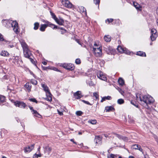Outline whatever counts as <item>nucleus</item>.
Instances as JSON below:
<instances>
[{"mask_svg":"<svg viewBox=\"0 0 158 158\" xmlns=\"http://www.w3.org/2000/svg\"><path fill=\"white\" fill-rule=\"evenodd\" d=\"M151 33L152 35L150 36L151 39L152 41H153L156 39V37L157 36V31L155 29H152L151 30Z\"/></svg>","mask_w":158,"mask_h":158,"instance_id":"9d476101","label":"nucleus"},{"mask_svg":"<svg viewBox=\"0 0 158 158\" xmlns=\"http://www.w3.org/2000/svg\"><path fill=\"white\" fill-rule=\"evenodd\" d=\"M30 61L33 64H34L35 63V61L34 60L31 58L30 57Z\"/></svg>","mask_w":158,"mask_h":158,"instance_id":"603ef678","label":"nucleus"},{"mask_svg":"<svg viewBox=\"0 0 158 158\" xmlns=\"http://www.w3.org/2000/svg\"><path fill=\"white\" fill-rule=\"evenodd\" d=\"M41 86L44 90L45 92L46 95L48 97V100L51 101L52 100V94L50 92L48 87L44 84H41Z\"/></svg>","mask_w":158,"mask_h":158,"instance_id":"423d86ee","label":"nucleus"},{"mask_svg":"<svg viewBox=\"0 0 158 158\" xmlns=\"http://www.w3.org/2000/svg\"><path fill=\"white\" fill-rule=\"evenodd\" d=\"M131 104H133V105L135 106L136 107H138V106H136L135 105L134 103H133L132 102H131Z\"/></svg>","mask_w":158,"mask_h":158,"instance_id":"052dcab7","label":"nucleus"},{"mask_svg":"<svg viewBox=\"0 0 158 158\" xmlns=\"http://www.w3.org/2000/svg\"><path fill=\"white\" fill-rule=\"evenodd\" d=\"M29 107L30 109V110H31V112L32 113H34L36 110H34L33 109V107L31 106H29Z\"/></svg>","mask_w":158,"mask_h":158,"instance_id":"8fccbe9b","label":"nucleus"},{"mask_svg":"<svg viewBox=\"0 0 158 158\" xmlns=\"http://www.w3.org/2000/svg\"><path fill=\"white\" fill-rule=\"evenodd\" d=\"M37 157H41V154L40 153L39 154H37Z\"/></svg>","mask_w":158,"mask_h":158,"instance_id":"bf43d9fd","label":"nucleus"},{"mask_svg":"<svg viewBox=\"0 0 158 158\" xmlns=\"http://www.w3.org/2000/svg\"><path fill=\"white\" fill-rule=\"evenodd\" d=\"M2 158H6V157H5V156H2Z\"/></svg>","mask_w":158,"mask_h":158,"instance_id":"774afa93","label":"nucleus"},{"mask_svg":"<svg viewBox=\"0 0 158 158\" xmlns=\"http://www.w3.org/2000/svg\"><path fill=\"white\" fill-rule=\"evenodd\" d=\"M98 77L100 79L106 81L107 79L106 77L105 74H104L103 73L100 71H98L97 73Z\"/></svg>","mask_w":158,"mask_h":158,"instance_id":"1a4fd4ad","label":"nucleus"},{"mask_svg":"<svg viewBox=\"0 0 158 158\" xmlns=\"http://www.w3.org/2000/svg\"><path fill=\"white\" fill-rule=\"evenodd\" d=\"M101 140V139L99 136H96L94 139V142L96 144H100Z\"/></svg>","mask_w":158,"mask_h":158,"instance_id":"aec40b11","label":"nucleus"},{"mask_svg":"<svg viewBox=\"0 0 158 158\" xmlns=\"http://www.w3.org/2000/svg\"><path fill=\"white\" fill-rule=\"evenodd\" d=\"M40 147H39L38 148V151L39 152H40Z\"/></svg>","mask_w":158,"mask_h":158,"instance_id":"0e129e2a","label":"nucleus"},{"mask_svg":"<svg viewBox=\"0 0 158 158\" xmlns=\"http://www.w3.org/2000/svg\"><path fill=\"white\" fill-rule=\"evenodd\" d=\"M48 23V26H49L50 27H51L53 29H56L57 28V26L51 23L50 22H47Z\"/></svg>","mask_w":158,"mask_h":158,"instance_id":"bb28decb","label":"nucleus"},{"mask_svg":"<svg viewBox=\"0 0 158 158\" xmlns=\"http://www.w3.org/2000/svg\"><path fill=\"white\" fill-rule=\"evenodd\" d=\"M133 4L134 7L137 9L141 10L142 7L140 5L136 2H133Z\"/></svg>","mask_w":158,"mask_h":158,"instance_id":"4be33fe9","label":"nucleus"},{"mask_svg":"<svg viewBox=\"0 0 158 158\" xmlns=\"http://www.w3.org/2000/svg\"><path fill=\"white\" fill-rule=\"evenodd\" d=\"M156 14H157V15H158V7L157 8V9H156Z\"/></svg>","mask_w":158,"mask_h":158,"instance_id":"69168bd1","label":"nucleus"},{"mask_svg":"<svg viewBox=\"0 0 158 158\" xmlns=\"http://www.w3.org/2000/svg\"><path fill=\"white\" fill-rule=\"evenodd\" d=\"M34 146V144L31 145V146H27L24 149L25 152H29L31 151L33 149Z\"/></svg>","mask_w":158,"mask_h":158,"instance_id":"4468645a","label":"nucleus"},{"mask_svg":"<svg viewBox=\"0 0 158 158\" xmlns=\"http://www.w3.org/2000/svg\"><path fill=\"white\" fill-rule=\"evenodd\" d=\"M94 47L93 48V51L95 56L96 57H100L102 55V47L99 46L98 47L97 44L95 43L94 44Z\"/></svg>","mask_w":158,"mask_h":158,"instance_id":"20e7f679","label":"nucleus"},{"mask_svg":"<svg viewBox=\"0 0 158 158\" xmlns=\"http://www.w3.org/2000/svg\"><path fill=\"white\" fill-rule=\"evenodd\" d=\"M132 148L135 150H138L142 152V153H143V149L141 148V146L139 145L138 144L133 145L132 146Z\"/></svg>","mask_w":158,"mask_h":158,"instance_id":"dca6fc26","label":"nucleus"},{"mask_svg":"<svg viewBox=\"0 0 158 158\" xmlns=\"http://www.w3.org/2000/svg\"><path fill=\"white\" fill-rule=\"evenodd\" d=\"M108 158H117V156L113 154H111L110 155L108 156Z\"/></svg>","mask_w":158,"mask_h":158,"instance_id":"79ce46f5","label":"nucleus"},{"mask_svg":"<svg viewBox=\"0 0 158 158\" xmlns=\"http://www.w3.org/2000/svg\"><path fill=\"white\" fill-rule=\"evenodd\" d=\"M0 41H4L5 42H6V43H7V44L9 43V42L8 41H6L4 40V39L3 38V36L2 34H1L0 33Z\"/></svg>","mask_w":158,"mask_h":158,"instance_id":"473e14b6","label":"nucleus"},{"mask_svg":"<svg viewBox=\"0 0 158 158\" xmlns=\"http://www.w3.org/2000/svg\"><path fill=\"white\" fill-rule=\"evenodd\" d=\"M51 15H52V18L54 19L55 20H56L57 18L56 17V16L54 14L52 13V12H51Z\"/></svg>","mask_w":158,"mask_h":158,"instance_id":"58836bf2","label":"nucleus"},{"mask_svg":"<svg viewBox=\"0 0 158 158\" xmlns=\"http://www.w3.org/2000/svg\"><path fill=\"white\" fill-rule=\"evenodd\" d=\"M118 51L121 53H124L127 54H129V51L127 50L125 48H123L122 47L118 46L117 48Z\"/></svg>","mask_w":158,"mask_h":158,"instance_id":"9b49d317","label":"nucleus"},{"mask_svg":"<svg viewBox=\"0 0 158 158\" xmlns=\"http://www.w3.org/2000/svg\"><path fill=\"white\" fill-rule=\"evenodd\" d=\"M9 46H10V48H12L14 47L13 45L12 44H10L9 45Z\"/></svg>","mask_w":158,"mask_h":158,"instance_id":"680f3d73","label":"nucleus"},{"mask_svg":"<svg viewBox=\"0 0 158 158\" xmlns=\"http://www.w3.org/2000/svg\"><path fill=\"white\" fill-rule=\"evenodd\" d=\"M93 96H94L96 99L98 98H99V95L98 94V93L95 92L93 93Z\"/></svg>","mask_w":158,"mask_h":158,"instance_id":"4c0bfd02","label":"nucleus"},{"mask_svg":"<svg viewBox=\"0 0 158 158\" xmlns=\"http://www.w3.org/2000/svg\"><path fill=\"white\" fill-rule=\"evenodd\" d=\"M44 152H47L48 154L49 155L52 150V149L48 146H46L44 148Z\"/></svg>","mask_w":158,"mask_h":158,"instance_id":"412c9836","label":"nucleus"},{"mask_svg":"<svg viewBox=\"0 0 158 158\" xmlns=\"http://www.w3.org/2000/svg\"><path fill=\"white\" fill-rule=\"evenodd\" d=\"M80 10L81 13H82L83 14V15H86V12L85 9L83 6H81L80 7Z\"/></svg>","mask_w":158,"mask_h":158,"instance_id":"a878e982","label":"nucleus"},{"mask_svg":"<svg viewBox=\"0 0 158 158\" xmlns=\"http://www.w3.org/2000/svg\"><path fill=\"white\" fill-rule=\"evenodd\" d=\"M30 61L33 64H34L35 63V61L34 60L31 58L30 57Z\"/></svg>","mask_w":158,"mask_h":158,"instance_id":"864d4df0","label":"nucleus"},{"mask_svg":"<svg viewBox=\"0 0 158 158\" xmlns=\"http://www.w3.org/2000/svg\"><path fill=\"white\" fill-rule=\"evenodd\" d=\"M5 97L3 96L0 95V102H3L5 101Z\"/></svg>","mask_w":158,"mask_h":158,"instance_id":"72a5a7b5","label":"nucleus"},{"mask_svg":"<svg viewBox=\"0 0 158 158\" xmlns=\"http://www.w3.org/2000/svg\"><path fill=\"white\" fill-rule=\"evenodd\" d=\"M32 114H34V115L38 118H40L41 115L37 112V111L35 110L34 113H32Z\"/></svg>","mask_w":158,"mask_h":158,"instance_id":"2f4dec72","label":"nucleus"},{"mask_svg":"<svg viewBox=\"0 0 158 158\" xmlns=\"http://www.w3.org/2000/svg\"><path fill=\"white\" fill-rule=\"evenodd\" d=\"M29 100L31 102H35L36 103H37L38 102L37 101L35 98H29Z\"/></svg>","mask_w":158,"mask_h":158,"instance_id":"ea45409f","label":"nucleus"},{"mask_svg":"<svg viewBox=\"0 0 158 158\" xmlns=\"http://www.w3.org/2000/svg\"><path fill=\"white\" fill-rule=\"evenodd\" d=\"M33 158H38V157L37 156V154H35L33 156Z\"/></svg>","mask_w":158,"mask_h":158,"instance_id":"13d9d810","label":"nucleus"},{"mask_svg":"<svg viewBox=\"0 0 158 158\" xmlns=\"http://www.w3.org/2000/svg\"><path fill=\"white\" fill-rule=\"evenodd\" d=\"M140 100L143 101L147 106L148 104L152 103L154 102V99L149 95L143 96L142 98L140 97Z\"/></svg>","mask_w":158,"mask_h":158,"instance_id":"f03ea898","label":"nucleus"},{"mask_svg":"<svg viewBox=\"0 0 158 158\" xmlns=\"http://www.w3.org/2000/svg\"><path fill=\"white\" fill-rule=\"evenodd\" d=\"M34 29L35 30L37 29L39 26V23H34Z\"/></svg>","mask_w":158,"mask_h":158,"instance_id":"e433bc0d","label":"nucleus"},{"mask_svg":"<svg viewBox=\"0 0 158 158\" xmlns=\"http://www.w3.org/2000/svg\"><path fill=\"white\" fill-rule=\"evenodd\" d=\"M0 55L3 56H7L9 55V53L5 51H2L0 53Z\"/></svg>","mask_w":158,"mask_h":158,"instance_id":"393cba45","label":"nucleus"},{"mask_svg":"<svg viewBox=\"0 0 158 158\" xmlns=\"http://www.w3.org/2000/svg\"><path fill=\"white\" fill-rule=\"evenodd\" d=\"M156 23L157 25L158 26V18L156 20Z\"/></svg>","mask_w":158,"mask_h":158,"instance_id":"338daca9","label":"nucleus"},{"mask_svg":"<svg viewBox=\"0 0 158 158\" xmlns=\"http://www.w3.org/2000/svg\"><path fill=\"white\" fill-rule=\"evenodd\" d=\"M117 102L119 104H121L124 103V100L122 99H118L117 101Z\"/></svg>","mask_w":158,"mask_h":158,"instance_id":"c9c22d12","label":"nucleus"},{"mask_svg":"<svg viewBox=\"0 0 158 158\" xmlns=\"http://www.w3.org/2000/svg\"><path fill=\"white\" fill-rule=\"evenodd\" d=\"M128 158H135L134 156H130Z\"/></svg>","mask_w":158,"mask_h":158,"instance_id":"e2e57ef3","label":"nucleus"},{"mask_svg":"<svg viewBox=\"0 0 158 158\" xmlns=\"http://www.w3.org/2000/svg\"><path fill=\"white\" fill-rule=\"evenodd\" d=\"M46 24H42L40 28V30L41 31H45V28L48 27L47 22H46Z\"/></svg>","mask_w":158,"mask_h":158,"instance_id":"b1692460","label":"nucleus"},{"mask_svg":"<svg viewBox=\"0 0 158 158\" xmlns=\"http://www.w3.org/2000/svg\"><path fill=\"white\" fill-rule=\"evenodd\" d=\"M55 21L58 24L60 25H62L64 23L62 20L58 19L57 18V19Z\"/></svg>","mask_w":158,"mask_h":158,"instance_id":"c756f323","label":"nucleus"},{"mask_svg":"<svg viewBox=\"0 0 158 158\" xmlns=\"http://www.w3.org/2000/svg\"><path fill=\"white\" fill-rule=\"evenodd\" d=\"M24 87L25 88L26 90L28 91V92H30L31 91V85L30 83L29 82L27 83L24 85Z\"/></svg>","mask_w":158,"mask_h":158,"instance_id":"f3484780","label":"nucleus"},{"mask_svg":"<svg viewBox=\"0 0 158 158\" xmlns=\"http://www.w3.org/2000/svg\"><path fill=\"white\" fill-rule=\"evenodd\" d=\"M136 55L138 56H146V55L145 52L142 51H139L137 52Z\"/></svg>","mask_w":158,"mask_h":158,"instance_id":"c85d7f7f","label":"nucleus"},{"mask_svg":"<svg viewBox=\"0 0 158 158\" xmlns=\"http://www.w3.org/2000/svg\"><path fill=\"white\" fill-rule=\"evenodd\" d=\"M31 82L32 84H34V85H36L37 84V81L34 79L32 80H31Z\"/></svg>","mask_w":158,"mask_h":158,"instance_id":"a19ab883","label":"nucleus"},{"mask_svg":"<svg viewBox=\"0 0 158 158\" xmlns=\"http://www.w3.org/2000/svg\"><path fill=\"white\" fill-rule=\"evenodd\" d=\"M12 59L13 60V63L17 66H21L22 65L23 62L20 56H13L12 59H10L9 60H11Z\"/></svg>","mask_w":158,"mask_h":158,"instance_id":"39448f33","label":"nucleus"},{"mask_svg":"<svg viewBox=\"0 0 158 158\" xmlns=\"http://www.w3.org/2000/svg\"><path fill=\"white\" fill-rule=\"evenodd\" d=\"M70 140L71 141L73 142V143L75 144H77V143L74 141V139H71Z\"/></svg>","mask_w":158,"mask_h":158,"instance_id":"5fc2aeb1","label":"nucleus"},{"mask_svg":"<svg viewBox=\"0 0 158 158\" xmlns=\"http://www.w3.org/2000/svg\"><path fill=\"white\" fill-rule=\"evenodd\" d=\"M105 110L106 112H109L111 111H114V109L113 106H110L106 107Z\"/></svg>","mask_w":158,"mask_h":158,"instance_id":"6ab92c4d","label":"nucleus"},{"mask_svg":"<svg viewBox=\"0 0 158 158\" xmlns=\"http://www.w3.org/2000/svg\"><path fill=\"white\" fill-rule=\"evenodd\" d=\"M82 102H84V103L89 105H91L90 104V103L87 101H86L84 100H82Z\"/></svg>","mask_w":158,"mask_h":158,"instance_id":"09e8293b","label":"nucleus"},{"mask_svg":"<svg viewBox=\"0 0 158 158\" xmlns=\"http://www.w3.org/2000/svg\"><path fill=\"white\" fill-rule=\"evenodd\" d=\"M106 51L108 54H113L115 53V50L112 47H109L106 48Z\"/></svg>","mask_w":158,"mask_h":158,"instance_id":"f8f14e48","label":"nucleus"},{"mask_svg":"<svg viewBox=\"0 0 158 158\" xmlns=\"http://www.w3.org/2000/svg\"><path fill=\"white\" fill-rule=\"evenodd\" d=\"M78 145H79L81 148L83 146V144L82 143H81L80 144H78Z\"/></svg>","mask_w":158,"mask_h":158,"instance_id":"6e6d98bb","label":"nucleus"},{"mask_svg":"<svg viewBox=\"0 0 158 158\" xmlns=\"http://www.w3.org/2000/svg\"><path fill=\"white\" fill-rule=\"evenodd\" d=\"M113 134L115 136L117 137L119 139H123L125 141L127 140V138L126 137H123L116 133H113Z\"/></svg>","mask_w":158,"mask_h":158,"instance_id":"a211bd4d","label":"nucleus"},{"mask_svg":"<svg viewBox=\"0 0 158 158\" xmlns=\"http://www.w3.org/2000/svg\"><path fill=\"white\" fill-rule=\"evenodd\" d=\"M57 110L58 114L60 115H63V114L62 111H60L58 109H57Z\"/></svg>","mask_w":158,"mask_h":158,"instance_id":"3c124183","label":"nucleus"},{"mask_svg":"<svg viewBox=\"0 0 158 158\" xmlns=\"http://www.w3.org/2000/svg\"><path fill=\"white\" fill-rule=\"evenodd\" d=\"M63 4L65 7L69 8L72 7V3L68 0H65L63 2Z\"/></svg>","mask_w":158,"mask_h":158,"instance_id":"ddd939ff","label":"nucleus"},{"mask_svg":"<svg viewBox=\"0 0 158 158\" xmlns=\"http://www.w3.org/2000/svg\"><path fill=\"white\" fill-rule=\"evenodd\" d=\"M81 60L80 59H77L75 60V63L77 64H79L81 63Z\"/></svg>","mask_w":158,"mask_h":158,"instance_id":"37998d69","label":"nucleus"},{"mask_svg":"<svg viewBox=\"0 0 158 158\" xmlns=\"http://www.w3.org/2000/svg\"><path fill=\"white\" fill-rule=\"evenodd\" d=\"M113 19H108L106 20V21H107L109 23L113 22Z\"/></svg>","mask_w":158,"mask_h":158,"instance_id":"c03bdc74","label":"nucleus"},{"mask_svg":"<svg viewBox=\"0 0 158 158\" xmlns=\"http://www.w3.org/2000/svg\"><path fill=\"white\" fill-rule=\"evenodd\" d=\"M20 42L23 48L24 57L28 58H30L31 55V53L28 48L27 45L23 40H20Z\"/></svg>","mask_w":158,"mask_h":158,"instance_id":"f257e3e1","label":"nucleus"},{"mask_svg":"<svg viewBox=\"0 0 158 158\" xmlns=\"http://www.w3.org/2000/svg\"><path fill=\"white\" fill-rule=\"evenodd\" d=\"M13 103L16 106L21 108L24 109L27 106L25 103L22 101H16L13 102Z\"/></svg>","mask_w":158,"mask_h":158,"instance_id":"0eeeda50","label":"nucleus"},{"mask_svg":"<svg viewBox=\"0 0 158 158\" xmlns=\"http://www.w3.org/2000/svg\"><path fill=\"white\" fill-rule=\"evenodd\" d=\"M119 84L121 86L123 85L124 84V81L122 78H119L118 80Z\"/></svg>","mask_w":158,"mask_h":158,"instance_id":"cd10ccee","label":"nucleus"},{"mask_svg":"<svg viewBox=\"0 0 158 158\" xmlns=\"http://www.w3.org/2000/svg\"><path fill=\"white\" fill-rule=\"evenodd\" d=\"M82 112L80 111H77L76 112V114L80 116L82 114Z\"/></svg>","mask_w":158,"mask_h":158,"instance_id":"a18cd8bd","label":"nucleus"},{"mask_svg":"<svg viewBox=\"0 0 158 158\" xmlns=\"http://www.w3.org/2000/svg\"><path fill=\"white\" fill-rule=\"evenodd\" d=\"M94 1L95 4L99 5L100 3V0H94Z\"/></svg>","mask_w":158,"mask_h":158,"instance_id":"49530a36","label":"nucleus"},{"mask_svg":"<svg viewBox=\"0 0 158 158\" xmlns=\"http://www.w3.org/2000/svg\"><path fill=\"white\" fill-rule=\"evenodd\" d=\"M61 66L64 68L70 70H72L74 69L73 65L71 63L62 64Z\"/></svg>","mask_w":158,"mask_h":158,"instance_id":"6e6552de","label":"nucleus"},{"mask_svg":"<svg viewBox=\"0 0 158 158\" xmlns=\"http://www.w3.org/2000/svg\"><path fill=\"white\" fill-rule=\"evenodd\" d=\"M111 99V97L110 96H108L107 97H103L101 100V102H103V101H105L106 100H110Z\"/></svg>","mask_w":158,"mask_h":158,"instance_id":"7c9ffc66","label":"nucleus"},{"mask_svg":"<svg viewBox=\"0 0 158 158\" xmlns=\"http://www.w3.org/2000/svg\"><path fill=\"white\" fill-rule=\"evenodd\" d=\"M74 96L75 98L77 99H79L80 98L82 97L81 92L80 91H77L74 94Z\"/></svg>","mask_w":158,"mask_h":158,"instance_id":"2eb2a0df","label":"nucleus"},{"mask_svg":"<svg viewBox=\"0 0 158 158\" xmlns=\"http://www.w3.org/2000/svg\"><path fill=\"white\" fill-rule=\"evenodd\" d=\"M118 90L122 94H123L124 93V92L120 88H118Z\"/></svg>","mask_w":158,"mask_h":158,"instance_id":"de8ad7c7","label":"nucleus"},{"mask_svg":"<svg viewBox=\"0 0 158 158\" xmlns=\"http://www.w3.org/2000/svg\"><path fill=\"white\" fill-rule=\"evenodd\" d=\"M104 39L106 42H109L111 40V37L110 35H106L104 37Z\"/></svg>","mask_w":158,"mask_h":158,"instance_id":"5701e85b","label":"nucleus"},{"mask_svg":"<svg viewBox=\"0 0 158 158\" xmlns=\"http://www.w3.org/2000/svg\"><path fill=\"white\" fill-rule=\"evenodd\" d=\"M8 27H10V26L13 28L14 31L16 33L18 34L19 32L18 30V24L15 21L10 20L8 21L6 23Z\"/></svg>","mask_w":158,"mask_h":158,"instance_id":"7ed1b4c3","label":"nucleus"},{"mask_svg":"<svg viewBox=\"0 0 158 158\" xmlns=\"http://www.w3.org/2000/svg\"><path fill=\"white\" fill-rule=\"evenodd\" d=\"M42 63L44 65H46L47 64V62L46 61H44L42 62Z\"/></svg>","mask_w":158,"mask_h":158,"instance_id":"4d7b16f0","label":"nucleus"},{"mask_svg":"<svg viewBox=\"0 0 158 158\" xmlns=\"http://www.w3.org/2000/svg\"><path fill=\"white\" fill-rule=\"evenodd\" d=\"M89 123H91L92 124H95L97 123V121L95 120H91L88 121Z\"/></svg>","mask_w":158,"mask_h":158,"instance_id":"f704fd0d","label":"nucleus"}]
</instances>
